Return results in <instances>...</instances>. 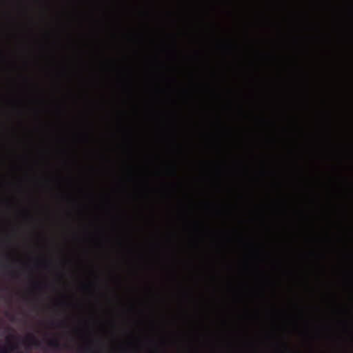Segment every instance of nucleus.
<instances>
[{
	"label": "nucleus",
	"mask_w": 353,
	"mask_h": 353,
	"mask_svg": "<svg viewBox=\"0 0 353 353\" xmlns=\"http://www.w3.org/2000/svg\"><path fill=\"white\" fill-rule=\"evenodd\" d=\"M23 343L28 347H32L38 345V340L33 334L29 333L23 337Z\"/></svg>",
	"instance_id": "f257e3e1"
},
{
	"label": "nucleus",
	"mask_w": 353,
	"mask_h": 353,
	"mask_svg": "<svg viewBox=\"0 0 353 353\" xmlns=\"http://www.w3.org/2000/svg\"><path fill=\"white\" fill-rule=\"evenodd\" d=\"M13 338L14 336L10 335L6 336V345H5V346L8 348L10 352L14 351L17 348V344L12 341Z\"/></svg>",
	"instance_id": "f03ea898"
},
{
	"label": "nucleus",
	"mask_w": 353,
	"mask_h": 353,
	"mask_svg": "<svg viewBox=\"0 0 353 353\" xmlns=\"http://www.w3.org/2000/svg\"><path fill=\"white\" fill-rule=\"evenodd\" d=\"M0 353H11L6 346H3L0 349Z\"/></svg>",
	"instance_id": "7ed1b4c3"
},
{
	"label": "nucleus",
	"mask_w": 353,
	"mask_h": 353,
	"mask_svg": "<svg viewBox=\"0 0 353 353\" xmlns=\"http://www.w3.org/2000/svg\"><path fill=\"white\" fill-rule=\"evenodd\" d=\"M50 344L51 345L55 346V345H57V340H56V339H51V340L50 341Z\"/></svg>",
	"instance_id": "20e7f679"
},
{
	"label": "nucleus",
	"mask_w": 353,
	"mask_h": 353,
	"mask_svg": "<svg viewBox=\"0 0 353 353\" xmlns=\"http://www.w3.org/2000/svg\"><path fill=\"white\" fill-rule=\"evenodd\" d=\"M41 265H42L43 267L47 268L48 266V263L46 261H43Z\"/></svg>",
	"instance_id": "39448f33"
},
{
	"label": "nucleus",
	"mask_w": 353,
	"mask_h": 353,
	"mask_svg": "<svg viewBox=\"0 0 353 353\" xmlns=\"http://www.w3.org/2000/svg\"><path fill=\"white\" fill-rule=\"evenodd\" d=\"M90 285H91L90 283L83 285V288L85 290H88L90 288Z\"/></svg>",
	"instance_id": "423d86ee"
},
{
	"label": "nucleus",
	"mask_w": 353,
	"mask_h": 353,
	"mask_svg": "<svg viewBox=\"0 0 353 353\" xmlns=\"http://www.w3.org/2000/svg\"><path fill=\"white\" fill-rule=\"evenodd\" d=\"M34 287L35 288H39V283H34Z\"/></svg>",
	"instance_id": "0eeeda50"
},
{
	"label": "nucleus",
	"mask_w": 353,
	"mask_h": 353,
	"mask_svg": "<svg viewBox=\"0 0 353 353\" xmlns=\"http://www.w3.org/2000/svg\"><path fill=\"white\" fill-rule=\"evenodd\" d=\"M23 215H24V216H25V217H28V216H29V214H28V213L27 212H25L23 213Z\"/></svg>",
	"instance_id": "6e6552de"
},
{
	"label": "nucleus",
	"mask_w": 353,
	"mask_h": 353,
	"mask_svg": "<svg viewBox=\"0 0 353 353\" xmlns=\"http://www.w3.org/2000/svg\"><path fill=\"white\" fill-rule=\"evenodd\" d=\"M283 346L284 347L285 349H287V347H288V345L286 343H283Z\"/></svg>",
	"instance_id": "1a4fd4ad"
},
{
	"label": "nucleus",
	"mask_w": 353,
	"mask_h": 353,
	"mask_svg": "<svg viewBox=\"0 0 353 353\" xmlns=\"http://www.w3.org/2000/svg\"><path fill=\"white\" fill-rule=\"evenodd\" d=\"M61 305H66V302L65 301H61L60 303Z\"/></svg>",
	"instance_id": "9d476101"
},
{
	"label": "nucleus",
	"mask_w": 353,
	"mask_h": 353,
	"mask_svg": "<svg viewBox=\"0 0 353 353\" xmlns=\"http://www.w3.org/2000/svg\"><path fill=\"white\" fill-rule=\"evenodd\" d=\"M165 339H163L161 340V343H162V344H165Z\"/></svg>",
	"instance_id": "9b49d317"
},
{
	"label": "nucleus",
	"mask_w": 353,
	"mask_h": 353,
	"mask_svg": "<svg viewBox=\"0 0 353 353\" xmlns=\"http://www.w3.org/2000/svg\"><path fill=\"white\" fill-rule=\"evenodd\" d=\"M64 325V322L63 321H61L59 324V326H63Z\"/></svg>",
	"instance_id": "f8f14e48"
}]
</instances>
